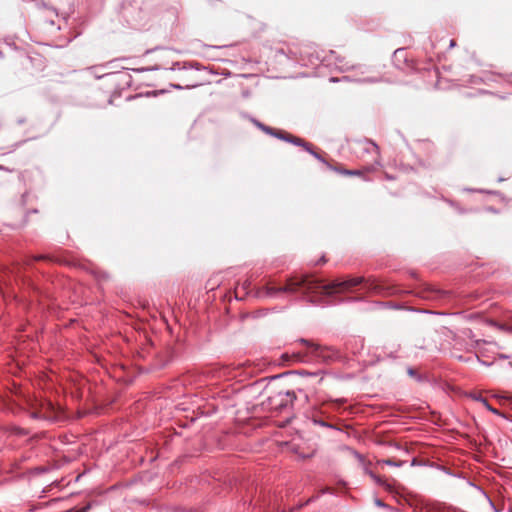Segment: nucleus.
Returning a JSON list of instances; mask_svg holds the SVG:
<instances>
[{
	"instance_id": "1",
	"label": "nucleus",
	"mask_w": 512,
	"mask_h": 512,
	"mask_svg": "<svg viewBox=\"0 0 512 512\" xmlns=\"http://www.w3.org/2000/svg\"><path fill=\"white\" fill-rule=\"evenodd\" d=\"M357 286H361L369 294L385 296L393 293L391 287L373 277L359 276L328 282L313 274L291 275L286 279L284 285H279L275 280H269L264 286L253 287L250 293L262 300L276 299L282 294L299 293L297 300L317 306H328L339 302V294Z\"/></svg>"
},
{
	"instance_id": "2",
	"label": "nucleus",
	"mask_w": 512,
	"mask_h": 512,
	"mask_svg": "<svg viewBox=\"0 0 512 512\" xmlns=\"http://www.w3.org/2000/svg\"><path fill=\"white\" fill-rule=\"evenodd\" d=\"M60 407L56 406L50 400H40L36 403L35 410L30 416L33 419L45 420L50 423L57 421L60 414Z\"/></svg>"
},
{
	"instance_id": "3",
	"label": "nucleus",
	"mask_w": 512,
	"mask_h": 512,
	"mask_svg": "<svg viewBox=\"0 0 512 512\" xmlns=\"http://www.w3.org/2000/svg\"><path fill=\"white\" fill-rule=\"evenodd\" d=\"M409 293L414 294L417 297L426 299V300H434V301H444L450 298V292L446 290H442L431 286L427 283L421 282L417 284L413 290L409 291Z\"/></svg>"
},
{
	"instance_id": "4",
	"label": "nucleus",
	"mask_w": 512,
	"mask_h": 512,
	"mask_svg": "<svg viewBox=\"0 0 512 512\" xmlns=\"http://www.w3.org/2000/svg\"><path fill=\"white\" fill-rule=\"evenodd\" d=\"M299 342L307 345L309 348H312L313 353L317 357H321L325 360H335L341 358L339 350L333 347H322L318 344H313L304 338L299 339Z\"/></svg>"
},
{
	"instance_id": "5",
	"label": "nucleus",
	"mask_w": 512,
	"mask_h": 512,
	"mask_svg": "<svg viewBox=\"0 0 512 512\" xmlns=\"http://www.w3.org/2000/svg\"><path fill=\"white\" fill-rule=\"evenodd\" d=\"M329 169L332 171H335L338 174L345 175V176H364L365 172H368L371 170L370 167L366 168L365 170L362 169H346L341 166H333L329 165Z\"/></svg>"
},
{
	"instance_id": "6",
	"label": "nucleus",
	"mask_w": 512,
	"mask_h": 512,
	"mask_svg": "<svg viewBox=\"0 0 512 512\" xmlns=\"http://www.w3.org/2000/svg\"><path fill=\"white\" fill-rule=\"evenodd\" d=\"M299 147L303 148L306 152H308L310 155H312L315 159L325 164L328 168L329 165H332L328 161H326L321 154H319L315 149L313 148L312 144L302 139L301 143L299 144Z\"/></svg>"
},
{
	"instance_id": "7",
	"label": "nucleus",
	"mask_w": 512,
	"mask_h": 512,
	"mask_svg": "<svg viewBox=\"0 0 512 512\" xmlns=\"http://www.w3.org/2000/svg\"><path fill=\"white\" fill-rule=\"evenodd\" d=\"M275 138L295 146H299L302 141V138L289 134L283 130H277V135H275Z\"/></svg>"
},
{
	"instance_id": "8",
	"label": "nucleus",
	"mask_w": 512,
	"mask_h": 512,
	"mask_svg": "<svg viewBox=\"0 0 512 512\" xmlns=\"http://www.w3.org/2000/svg\"><path fill=\"white\" fill-rule=\"evenodd\" d=\"M308 418L315 425H318V426H321V427H325V428H329V429H333V430H336V431H341V429L338 426H336L335 424L327 422L326 420H324L322 417L318 416L315 413H312L311 416H309Z\"/></svg>"
},
{
	"instance_id": "9",
	"label": "nucleus",
	"mask_w": 512,
	"mask_h": 512,
	"mask_svg": "<svg viewBox=\"0 0 512 512\" xmlns=\"http://www.w3.org/2000/svg\"><path fill=\"white\" fill-rule=\"evenodd\" d=\"M319 374H320L319 371L310 372V371H307V370H293V371H288V372H285V373L273 376L272 378L273 379H278V378H281V377H284V376H288V375H301V376H309V377H318Z\"/></svg>"
},
{
	"instance_id": "10",
	"label": "nucleus",
	"mask_w": 512,
	"mask_h": 512,
	"mask_svg": "<svg viewBox=\"0 0 512 512\" xmlns=\"http://www.w3.org/2000/svg\"><path fill=\"white\" fill-rule=\"evenodd\" d=\"M392 61L397 68L401 69V63H406L407 61L405 50L403 48L396 49L393 53Z\"/></svg>"
},
{
	"instance_id": "11",
	"label": "nucleus",
	"mask_w": 512,
	"mask_h": 512,
	"mask_svg": "<svg viewBox=\"0 0 512 512\" xmlns=\"http://www.w3.org/2000/svg\"><path fill=\"white\" fill-rule=\"evenodd\" d=\"M364 472L371 477V479L379 486L385 489H391V487L384 481L380 476L376 475L371 469H369L366 465L364 466Z\"/></svg>"
},
{
	"instance_id": "12",
	"label": "nucleus",
	"mask_w": 512,
	"mask_h": 512,
	"mask_svg": "<svg viewBox=\"0 0 512 512\" xmlns=\"http://www.w3.org/2000/svg\"><path fill=\"white\" fill-rule=\"evenodd\" d=\"M284 396L287 398V401L290 402L291 407H294L295 402H298V395L295 390H286L285 392L280 391L278 393V397Z\"/></svg>"
},
{
	"instance_id": "13",
	"label": "nucleus",
	"mask_w": 512,
	"mask_h": 512,
	"mask_svg": "<svg viewBox=\"0 0 512 512\" xmlns=\"http://www.w3.org/2000/svg\"><path fill=\"white\" fill-rule=\"evenodd\" d=\"M241 116L245 119H248L255 127H257L262 132L265 131L267 125L256 119L255 117L249 115L248 113H241Z\"/></svg>"
},
{
	"instance_id": "14",
	"label": "nucleus",
	"mask_w": 512,
	"mask_h": 512,
	"mask_svg": "<svg viewBox=\"0 0 512 512\" xmlns=\"http://www.w3.org/2000/svg\"><path fill=\"white\" fill-rule=\"evenodd\" d=\"M473 399L477 402H480L482 403L486 408L487 410L491 411L493 414H496V415H499L500 412L493 408L490 403L488 402V400L486 398H484L482 395H475L473 396Z\"/></svg>"
},
{
	"instance_id": "15",
	"label": "nucleus",
	"mask_w": 512,
	"mask_h": 512,
	"mask_svg": "<svg viewBox=\"0 0 512 512\" xmlns=\"http://www.w3.org/2000/svg\"><path fill=\"white\" fill-rule=\"evenodd\" d=\"M276 55H282L285 56L287 59L297 61V53L290 48H288L287 50H285L284 48L277 49Z\"/></svg>"
},
{
	"instance_id": "16",
	"label": "nucleus",
	"mask_w": 512,
	"mask_h": 512,
	"mask_svg": "<svg viewBox=\"0 0 512 512\" xmlns=\"http://www.w3.org/2000/svg\"><path fill=\"white\" fill-rule=\"evenodd\" d=\"M354 81L358 82V83L375 84V83L382 82L383 78L382 77H365V78L355 79Z\"/></svg>"
},
{
	"instance_id": "17",
	"label": "nucleus",
	"mask_w": 512,
	"mask_h": 512,
	"mask_svg": "<svg viewBox=\"0 0 512 512\" xmlns=\"http://www.w3.org/2000/svg\"><path fill=\"white\" fill-rule=\"evenodd\" d=\"M463 191L470 192V193H482V194H489V195H497V191L493 190H487V189H477V188H464Z\"/></svg>"
},
{
	"instance_id": "18",
	"label": "nucleus",
	"mask_w": 512,
	"mask_h": 512,
	"mask_svg": "<svg viewBox=\"0 0 512 512\" xmlns=\"http://www.w3.org/2000/svg\"><path fill=\"white\" fill-rule=\"evenodd\" d=\"M343 70L357 69L360 73H366L370 71V67L367 65L359 64L357 66H341Z\"/></svg>"
},
{
	"instance_id": "19",
	"label": "nucleus",
	"mask_w": 512,
	"mask_h": 512,
	"mask_svg": "<svg viewBox=\"0 0 512 512\" xmlns=\"http://www.w3.org/2000/svg\"><path fill=\"white\" fill-rule=\"evenodd\" d=\"M407 374H408L410 377L414 378V379H415L417 382H419V383H421V382H423V381L425 380V377H424V376H422L421 374H419V373H418L414 368H412V367H409V368L407 369Z\"/></svg>"
},
{
	"instance_id": "20",
	"label": "nucleus",
	"mask_w": 512,
	"mask_h": 512,
	"mask_svg": "<svg viewBox=\"0 0 512 512\" xmlns=\"http://www.w3.org/2000/svg\"><path fill=\"white\" fill-rule=\"evenodd\" d=\"M279 398H280L279 402H277V404H276L277 410L282 411V410L287 409L288 407H291V404L289 401H287L286 397L281 396Z\"/></svg>"
},
{
	"instance_id": "21",
	"label": "nucleus",
	"mask_w": 512,
	"mask_h": 512,
	"mask_svg": "<svg viewBox=\"0 0 512 512\" xmlns=\"http://www.w3.org/2000/svg\"><path fill=\"white\" fill-rule=\"evenodd\" d=\"M381 463L388 465V466L401 467L405 464V461L394 460V459L388 458V459L382 460Z\"/></svg>"
},
{
	"instance_id": "22",
	"label": "nucleus",
	"mask_w": 512,
	"mask_h": 512,
	"mask_svg": "<svg viewBox=\"0 0 512 512\" xmlns=\"http://www.w3.org/2000/svg\"><path fill=\"white\" fill-rule=\"evenodd\" d=\"M488 324L492 327H495L501 331H504V332H507L508 333V329H509V326L510 325H507V324H502V323H499L495 320H489L488 321Z\"/></svg>"
},
{
	"instance_id": "23",
	"label": "nucleus",
	"mask_w": 512,
	"mask_h": 512,
	"mask_svg": "<svg viewBox=\"0 0 512 512\" xmlns=\"http://www.w3.org/2000/svg\"><path fill=\"white\" fill-rule=\"evenodd\" d=\"M298 395V402L301 404H305L309 401L308 394L303 389H298L297 391Z\"/></svg>"
},
{
	"instance_id": "24",
	"label": "nucleus",
	"mask_w": 512,
	"mask_h": 512,
	"mask_svg": "<svg viewBox=\"0 0 512 512\" xmlns=\"http://www.w3.org/2000/svg\"><path fill=\"white\" fill-rule=\"evenodd\" d=\"M438 511L439 512H463L453 506H449V505H446V504H440L439 505V508H438Z\"/></svg>"
},
{
	"instance_id": "25",
	"label": "nucleus",
	"mask_w": 512,
	"mask_h": 512,
	"mask_svg": "<svg viewBox=\"0 0 512 512\" xmlns=\"http://www.w3.org/2000/svg\"><path fill=\"white\" fill-rule=\"evenodd\" d=\"M448 204L453 207L459 214H466L468 212L467 209H464L462 207L459 206L458 203H456L455 201L453 200H447Z\"/></svg>"
},
{
	"instance_id": "26",
	"label": "nucleus",
	"mask_w": 512,
	"mask_h": 512,
	"mask_svg": "<svg viewBox=\"0 0 512 512\" xmlns=\"http://www.w3.org/2000/svg\"><path fill=\"white\" fill-rule=\"evenodd\" d=\"M408 310L412 311V312H416V313H425V314H434V315H446L445 313H442V312H436V311H431V310H426V309L408 308Z\"/></svg>"
},
{
	"instance_id": "27",
	"label": "nucleus",
	"mask_w": 512,
	"mask_h": 512,
	"mask_svg": "<svg viewBox=\"0 0 512 512\" xmlns=\"http://www.w3.org/2000/svg\"><path fill=\"white\" fill-rule=\"evenodd\" d=\"M377 304L380 306L389 307L392 309H402L403 308V306L401 304L394 303V302H377Z\"/></svg>"
},
{
	"instance_id": "28",
	"label": "nucleus",
	"mask_w": 512,
	"mask_h": 512,
	"mask_svg": "<svg viewBox=\"0 0 512 512\" xmlns=\"http://www.w3.org/2000/svg\"><path fill=\"white\" fill-rule=\"evenodd\" d=\"M11 432L18 436H26L29 433L28 430L16 426L12 427Z\"/></svg>"
},
{
	"instance_id": "29",
	"label": "nucleus",
	"mask_w": 512,
	"mask_h": 512,
	"mask_svg": "<svg viewBox=\"0 0 512 512\" xmlns=\"http://www.w3.org/2000/svg\"><path fill=\"white\" fill-rule=\"evenodd\" d=\"M92 505L91 503H87L84 507L82 508H77V507H73L65 512H88L90 509H91Z\"/></svg>"
},
{
	"instance_id": "30",
	"label": "nucleus",
	"mask_w": 512,
	"mask_h": 512,
	"mask_svg": "<svg viewBox=\"0 0 512 512\" xmlns=\"http://www.w3.org/2000/svg\"><path fill=\"white\" fill-rule=\"evenodd\" d=\"M45 259H47V256H45V255H31L28 257L27 262H28V264H30L31 262L45 260Z\"/></svg>"
},
{
	"instance_id": "31",
	"label": "nucleus",
	"mask_w": 512,
	"mask_h": 512,
	"mask_svg": "<svg viewBox=\"0 0 512 512\" xmlns=\"http://www.w3.org/2000/svg\"><path fill=\"white\" fill-rule=\"evenodd\" d=\"M277 130H278V129H275V128H272V127H270V126H267V127L265 128L264 133H265V134H267V135H270V136H272V137H274V138H275V135H277Z\"/></svg>"
},
{
	"instance_id": "32",
	"label": "nucleus",
	"mask_w": 512,
	"mask_h": 512,
	"mask_svg": "<svg viewBox=\"0 0 512 512\" xmlns=\"http://www.w3.org/2000/svg\"><path fill=\"white\" fill-rule=\"evenodd\" d=\"M318 498V496H315V497H311L309 498L305 503H301V504H298L295 508H293L292 510H295V509H301L302 507H304L305 505L315 501L316 499Z\"/></svg>"
},
{
	"instance_id": "33",
	"label": "nucleus",
	"mask_w": 512,
	"mask_h": 512,
	"mask_svg": "<svg viewBox=\"0 0 512 512\" xmlns=\"http://www.w3.org/2000/svg\"><path fill=\"white\" fill-rule=\"evenodd\" d=\"M462 334H463L465 337L469 338V339H473V338H474V333H473V331H472L471 329H469V328L464 329V330L462 331Z\"/></svg>"
},
{
	"instance_id": "34",
	"label": "nucleus",
	"mask_w": 512,
	"mask_h": 512,
	"mask_svg": "<svg viewBox=\"0 0 512 512\" xmlns=\"http://www.w3.org/2000/svg\"><path fill=\"white\" fill-rule=\"evenodd\" d=\"M374 504L377 506V507H380V508H388L389 506L384 503L381 499L379 498H375L374 500Z\"/></svg>"
},
{
	"instance_id": "35",
	"label": "nucleus",
	"mask_w": 512,
	"mask_h": 512,
	"mask_svg": "<svg viewBox=\"0 0 512 512\" xmlns=\"http://www.w3.org/2000/svg\"><path fill=\"white\" fill-rule=\"evenodd\" d=\"M354 454H355L356 458L359 460V462H360L363 466H365L366 464H365L364 456H363L362 454H360V453L356 452V451L354 452Z\"/></svg>"
},
{
	"instance_id": "36",
	"label": "nucleus",
	"mask_w": 512,
	"mask_h": 512,
	"mask_svg": "<svg viewBox=\"0 0 512 512\" xmlns=\"http://www.w3.org/2000/svg\"><path fill=\"white\" fill-rule=\"evenodd\" d=\"M456 358H457L459 361H462V362H468V361L472 360V358H471V357H465V356H463V355H458V356H456Z\"/></svg>"
},
{
	"instance_id": "37",
	"label": "nucleus",
	"mask_w": 512,
	"mask_h": 512,
	"mask_svg": "<svg viewBox=\"0 0 512 512\" xmlns=\"http://www.w3.org/2000/svg\"><path fill=\"white\" fill-rule=\"evenodd\" d=\"M485 210H486L487 212L494 213V214H497V213L499 212V211H498V209H496V208H495V207H493V206H488V207H486V208H485Z\"/></svg>"
},
{
	"instance_id": "38",
	"label": "nucleus",
	"mask_w": 512,
	"mask_h": 512,
	"mask_svg": "<svg viewBox=\"0 0 512 512\" xmlns=\"http://www.w3.org/2000/svg\"><path fill=\"white\" fill-rule=\"evenodd\" d=\"M475 359H476V361H478L479 363H481L484 366H490L492 364V363L481 360L477 355H475Z\"/></svg>"
},
{
	"instance_id": "39",
	"label": "nucleus",
	"mask_w": 512,
	"mask_h": 512,
	"mask_svg": "<svg viewBox=\"0 0 512 512\" xmlns=\"http://www.w3.org/2000/svg\"><path fill=\"white\" fill-rule=\"evenodd\" d=\"M470 78H471L470 83H472V84H476L479 80V78L476 76H470Z\"/></svg>"
},
{
	"instance_id": "40",
	"label": "nucleus",
	"mask_w": 512,
	"mask_h": 512,
	"mask_svg": "<svg viewBox=\"0 0 512 512\" xmlns=\"http://www.w3.org/2000/svg\"><path fill=\"white\" fill-rule=\"evenodd\" d=\"M489 503H490L491 508L494 510V512H498V509L496 508L494 502L491 499H489Z\"/></svg>"
},
{
	"instance_id": "41",
	"label": "nucleus",
	"mask_w": 512,
	"mask_h": 512,
	"mask_svg": "<svg viewBox=\"0 0 512 512\" xmlns=\"http://www.w3.org/2000/svg\"><path fill=\"white\" fill-rule=\"evenodd\" d=\"M171 87L174 88V89H177V90H182L183 89V86H181L179 84H171Z\"/></svg>"
},
{
	"instance_id": "42",
	"label": "nucleus",
	"mask_w": 512,
	"mask_h": 512,
	"mask_svg": "<svg viewBox=\"0 0 512 512\" xmlns=\"http://www.w3.org/2000/svg\"><path fill=\"white\" fill-rule=\"evenodd\" d=\"M483 342L482 340H475L474 344L472 345L473 348H476L480 345V343Z\"/></svg>"
},
{
	"instance_id": "43",
	"label": "nucleus",
	"mask_w": 512,
	"mask_h": 512,
	"mask_svg": "<svg viewBox=\"0 0 512 512\" xmlns=\"http://www.w3.org/2000/svg\"><path fill=\"white\" fill-rule=\"evenodd\" d=\"M469 485L479 489L480 491H482L481 487L477 486L476 484L472 483L471 481H469Z\"/></svg>"
},
{
	"instance_id": "44",
	"label": "nucleus",
	"mask_w": 512,
	"mask_h": 512,
	"mask_svg": "<svg viewBox=\"0 0 512 512\" xmlns=\"http://www.w3.org/2000/svg\"><path fill=\"white\" fill-rule=\"evenodd\" d=\"M311 456H312L311 454H302V455H301V458H302V459H308V458H310Z\"/></svg>"
},
{
	"instance_id": "45",
	"label": "nucleus",
	"mask_w": 512,
	"mask_h": 512,
	"mask_svg": "<svg viewBox=\"0 0 512 512\" xmlns=\"http://www.w3.org/2000/svg\"><path fill=\"white\" fill-rule=\"evenodd\" d=\"M499 358H500V359H508V358H509V356H508V355H506V354H500V355H499Z\"/></svg>"
},
{
	"instance_id": "46",
	"label": "nucleus",
	"mask_w": 512,
	"mask_h": 512,
	"mask_svg": "<svg viewBox=\"0 0 512 512\" xmlns=\"http://www.w3.org/2000/svg\"><path fill=\"white\" fill-rule=\"evenodd\" d=\"M40 7H44V8H48L47 4L42 1L41 3L38 4Z\"/></svg>"
},
{
	"instance_id": "47",
	"label": "nucleus",
	"mask_w": 512,
	"mask_h": 512,
	"mask_svg": "<svg viewBox=\"0 0 512 512\" xmlns=\"http://www.w3.org/2000/svg\"><path fill=\"white\" fill-rule=\"evenodd\" d=\"M456 45V41L455 40H450V48L454 47Z\"/></svg>"
},
{
	"instance_id": "48",
	"label": "nucleus",
	"mask_w": 512,
	"mask_h": 512,
	"mask_svg": "<svg viewBox=\"0 0 512 512\" xmlns=\"http://www.w3.org/2000/svg\"><path fill=\"white\" fill-rule=\"evenodd\" d=\"M24 122H25V119H24V118H20V119H18V120H17V123H18L19 125H22Z\"/></svg>"
},
{
	"instance_id": "49",
	"label": "nucleus",
	"mask_w": 512,
	"mask_h": 512,
	"mask_svg": "<svg viewBox=\"0 0 512 512\" xmlns=\"http://www.w3.org/2000/svg\"><path fill=\"white\" fill-rule=\"evenodd\" d=\"M243 97H248L250 95L249 91H243L242 93Z\"/></svg>"
},
{
	"instance_id": "50",
	"label": "nucleus",
	"mask_w": 512,
	"mask_h": 512,
	"mask_svg": "<svg viewBox=\"0 0 512 512\" xmlns=\"http://www.w3.org/2000/svg\"><path fill=\"white\" fill-rule=\"evenodd\" d=\"M325 262H326V259H325V257H324V256H322V257L319 259V261H318V263H325Z\"/></svg>"
},
{
	"instance_id": "51",
	"label": "nucleus",
	"mask_w": 512,
	"mask_h": 512,
	"mask_svg": "<svg viewBox=\"0 0 512 512\" xmlns=\"http://www.w3.org/2000/svg\"><path fill=\"white\" fill-rule=\"evenodd\" d=\"M208 2L213 5L214 3L218 2V0H208Z\"/></svg>"
},
{
	"instance_id": "52",
	"label": "nucleus",
	"mask_w": 512,
	"mask_h": 512,
	"mask_svg": "<svg viewBox=\"0 0 512 512\" xmlns=\"http://www.w3.org/2000/svg\"><path fill=\"white\" fill-rule=\"evenodd\" d=\"M335 60L338 61V62H342L343 58H340V57L336 56Z\"/></svg>"
},
{
	"instance_id": "53",
	"label": "nucleus",
	"mask_w": 512,
	"mask_h": 512,
	"mask_svg": "<svg viewBox=\"0 0 512 512\" xmlns=\"http://www.w3.org/2000/svg\"><path fill=\"white\" fill-rule=\"evenodd\" d=\"M505 180H506V179H505V178H503V177H499V178H498V182H503V181H505Z\"/></svg>"
},
{
	"instance_id": "54",
	"label": "nucleus",
	"mask_w": 512,
	"mask_h": 512,
	"mask_svg": "<svg viewBox=\"0 0 512 512\" xmlns=\"http://www.w3.org/2000/svg\"><path fill=\"white\" fill-rule=\"evenodd\" d=\"M508 333L512 334V325L509 326Z\"/></svg>"
},
{
	"instance_id": "55",
	"label": "nucleus",
	"mask_w": 512,
	"mask_h": 512,
	"mask_svg": "<svg viewBox=\"0 0 512 512\" xmlns=\"http://www.w3.org/2000/svg\"><path fill=\"white\" fill-rule=\"evenodd\" d=\"M50 9H51V10H52L56 15L58 14V13H57V10H56L55 8H53V7H52V8H50Z\"/></svg>"
},
{
	"instance_id": "56",
	"label": "nucleus",
	"mask_w": 512,
	"mask_h": 512,
	"mask_svg": "<svg viewBox=\"0 0 512 512\" xmlns=\"http://www.w3.org/2000/svg\"><path fill=\"white\" fill-rule=\"evenodd\" d=\"M375 150H378V146L375 143H372Z\"/></svg>"
},
{
	"instance_id": "57",
	"label": "nucleus",
	"mask_w": 512,
	"mask_h": 512,
	"mask_svg": "<svg viewBox=\"0 0 512 512\" xmlns=\"http://www.w3.org/2000/svg\"><path fill=\"white\" fill-rule=\"evenodd\" d=\"M330 80H331L332 82H337V81H338L336 78H333V77H332Z\"/></svg>"
},
{
	"instance_id": "58",
	"label": "nucleus",
	"mask_w": 512,
	"mask_h": 512,
	"mask_svg": "<svg viewBox=\"0 0 512 512\" xmlns=\"http://www.w3.org/2000/svg\"><path fill=\"white\" fill-rule=\"evenodd\" d=\"M150 94H154V95H155V94H156V92H155V91H152V92H148V93H147V95H150Z\"/></svg>"
},
{
	"instance_id": "59",
	"label": "nucleus",
	"mask_w": 512,
	"mask_h": 512,
	"mask_svg": "<svg viewBox=\"0 0 512 512\" xmlns=\"http://www.w3.org/2000/svg\"><path fill=\"white\" fill-rule=\"evenodd\" d=\"M329 492V489H325L322 491V494Z\"/></svg>"
},
{
	"instance_id": "60",
	"label": "nucleus",
	"mask_w": 512,
	"mask_h": 512,
	"mask_svg": "<svg viewBox=\"0 0 512 512\" xmlns=\"http://www.w3.org/2000/svg\"><path fill=\"white\" fill-rule=\"evenodd\" d=\"M482 493H484V496H486L488 498V500L490 499L488 496H487V493H485L483 490H482Z\"/></svg>"
},
{
	"instance_id": "61",
	"label": "nucleus",
	"mask_w": 512,
	"mask_h": 512,
	"mask_svg": "<svg viewBox=\"0 0 512 512\" xmlns=\"http://www.w3.org/2000/svg\"><path fill=\"white\" fill-rule=\"evenodd\" d=\"M49 24L54 25V21L53 20L49 21Z\"/></svg>"
},
{
	"instance_id": "62",
	"label": "nucleus",
	"mask_w": 512,
	"mask_h": 512,
	"mask_svg": "<svg viewBox=\"0 0 512 512\" xmlns=\"http://www.w3.org/2000/svg\"><path fill=\"white\" fill-rule=\"evenodd\" d=\"M390 356L396 358V355H394L393 353H391Z\"/></svg>"
},
{
	"instance_id": "63",
	"label": "nucleus",
	"mask_w": 512,
	"mask_h": 512,
	"mask_svg": "<svg viewBox=\"0 0 512 512\" xmlns=\"http://www.w3.org/2000/svg\"><path fill=\"white\" fill-rule=\"evenodd\" d=\"M0 57H3V52L2 51H0Z\"/></svg>"
},
{
	"instance_id": "64",
	"label": "nucleus",
	"mask_w": 512,
	"mask_h": 512,
	"mask_svg": "<svg viewBox=\"0 0 512 512\" xmlns=\"http://www.w3.org/2000/svg\"><path fill=\"white\" fill-rule=\"evenodd\" d=\"M509 366H511V367H512V362H510V363H509Z\"/></svg>"
}]
</instances>
